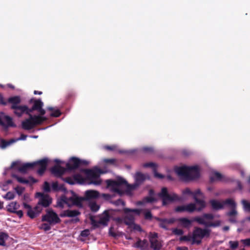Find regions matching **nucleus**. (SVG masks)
<instances>
[{
	"label": "nucleus",
	"instance_id": "a878e982",
	"mask_svg": "<svg viewBox=\"0 0 250 250\" xmlns=\"http://www.w3.org/2000/svg\"><path fill=\"white\" fill-rule=\"evenodd\" d=\"M23 207L25 208H27V215L31 219H33L35 218L37 215V213L33 208H32L31 206L26 203H23Z\"/></svg>",
	"mask_w": 250,
	"mask_h": 250
},
{
	"label": "nucleus",
	"instance_id": "393cba45",
	"mask_svg": "<svg viewBox=\"0 0 250 250\" xmlns=\"http://www.w3.org/2000/svg\"><path fill=\"white\" fill-rule=\"evenodd\" d=\"M177 221L180 223L181 226L185 228L190 227L192 223V220L185 217L179 218L177 219Z\"/></svg>",
	"mask_w": 250,
	"mask_h": 250
},
{
	"label": "nucleus",
	"instance_id": "2f4dec72",
	"mask_svg": "<svg viewBox=\"0 0 250 250\" xmlns=\"http://www.w3.org/2000/svg\"><path fill=\"white\" fill-rule=\"evenodd\" d=\"M209 202L212 208L214 210H219L223 208V204L217 200H211Z\"/></svg>",
	"mask_w": 250,
	"mask_h": 250
},
{
	"label": "nucleus",
	"instance_id": "e433bc0d",
	"mask_svg": "<svg viewBox=\"0 0 250 250\" xmlns=\"http://www.w3.org/2000/svg\"><path fill=\"white\" fill-rule=\"evenodd\" d=\"M47 109L48 110L52 111L50 115L51 117H59L62 114L61 111L58 109H54L52 107H48Z\"/></svg>",
	"mask_w": 250,
	"mask_h": 250
},
{
	"label": "nucleus",
	"instance_id": "f8f14e48",
	"mask_svg": "<svg viewBox=\"0 0 250 250\" xmlns=\"http://www.w3.org/2000/svg\"><path fill=\"white\" fill-rule=\"evenodd\" d=\"M204 218L203 217H196L193 219L194 221H196L199 224L203 225L206 227H216L220 225V221H216L215 222H207L205 221Z\"/></svg>",
	"mask_w": 250,
	"mask_h": 250
},
{
	"label": "nucleus",
	"instance_id": "412c9836",
	"mask_svg": "<svg viewBox=\"0 0 250 250\" xmlns=\"http://www.w3.org/2000/svg\"><path fill=\"white\" fill-rule=\"evenodd\" d=\"M148 246V243L146 239L141 240L138 239V240L133 245V247L136 248H139L141 250H146Z\"/></svg>",
	"mask_w": 250,
	"mask_h": 250
},
{
	"label": "nucleus",
	"instance_id": "e2e57ef3",
	"mask_svg": "<svg viewBox=\"0 0 250 250\" xmlns=\"http://www.w3.org/2000/svg\"><path fill=\"white\" fill-rule=\"evenodd\" d=\"M237 214V212L235 209V208H232L231 211L228 212L227 213V215L229 216H233L236 215Z\"/></svg>",
	"mask_w": 250,
	"mask_h": 250
},
{
	"label": "nucleus",
	"instance_id": "603ef678",
	"mask_svg": "<svg viewBox=\"0 0 250 250\" xmlns=\"http://www.w3.org/2000/svg\"><path fill=\"white\" fill-rule=\"evenodd\" d=\"M15 190L19 195H21L25 190V188L18 186L15 188Z\"/></svg>",
	"mask_w": 250,
	"mask_h": 250
},
{
	"label": "nucleus",
	"instance_id": "37998d69",
	"mask_svg": "<svg viewBox=\"0 0 250 250\" xmlns=\"http://www.w3.org/2000/svg\"><path fill=\"white\" fill-rule=\"evenodd\" d=\"M89 219L91 222V224L94 229L99 227V224H100L99 223V221H96L94 217L93 216H91Z\"/></svg>",
	"mask_w": 250,
	"mask_h": 250
},
{
	"label": "nucleus",
	"instance_id": "864d4df0",
	"mask_svg": "<svg viewBox=\"0 0 250 250\" xmlns=\"http://www.w3.org/2000/svg\"><path fill=\"white\" fill-rule=\"evenodd\" d=\"M43 189L46 192H49L51 191L50 186L49 183L47 182H45L44 183Z\"/></svg>",
	"mask_w": 250,
	"mask_h": 250
},
{
	"label": "nucleus",
	"instance_id": "a211bd4d",
	"mask_svg": "<svg viewBox=\"0 0 250 250\" xmlns=\"http://www.w3.org/2000/svg\"><path fill=\"white\" fill-rule=\"evenodd\" d=\"M32 118L34 127L37 125H41L43 122L47 120L45 117L41 116L40 115H32L31 113L28 115Z\"/></svg>",
	"mask_w": 250,
	"mask_h": 250
},
{
	"label": "nucleus",
	"instance_id": "6ab92c4d",
	"mask_svg": "<svg viewBox=\"0 0 250 250\" xmlns=\"http://www.w3.org/2000/svg\"><path fill=\"white\" fill-rule=\"evenodd\" d=\"M12 177L14 178H15L18 181V182L21 184H29L30 182H31L32 183H35L37 182V181L32 177H29V180L24 179L23 178L18 176L16 174H12Z\"/></svg>",
	"mask_w": 250,
	"mask_h": 250
},
{
	"label": "nucleus",
	"instance_id": "bf43d9fd",
	"mask_svg": "<svg viewBox=\"0 0 250 250\" xmlns=\"http://www.w3.org/2000/svg\"><path fill=\"white\" fill-rule=\"evenodd\" d=\"M33 209L37 215L39 214L42 209V208L41 207V205H39V203L35 208H33Z\"/></svg>",
	"mask_w": 250,
	"mask_h": 250
},
{
	"label": "nucleus",
	"instance_id": "c9c22d12",
	"mask_svg": "<svg viewBox=\"0 0 250 250\" xmlns=\"http://www.w3.org/2000/svg\"><path fill=\"white\" fill-rule=\"evenodd\" d=\"M155 218L157 221L159 222L160 227H161L166 230L168 229V228L167 227V222L166 221V218L163 219V218H160L159 217H155Z\"/></svg>",
	"mask_w": 250,
	"mask_h": 250
},
{
	"label": "nucleus",
	"instance_id": "8fccbe9b",
	"mask_svg": "<svg viewBox=\"0 0 250 250\" xmlns=\"http://www.w3.org/2000/svg\"><path fill=\"white\" fill-rule=\"evenodd\" d=\"M63 180L70 185H74L75 184L73 177H67L64 178Z\"/></svg>",
	"mask_w": 250,
	"mask_h": 250
},
{
	"label": "nucleus",
	"instance_id": "1a4fd4ad",
	"mask_svg": "<svg viewBox=\"0 0 250 250\" xmlns=\"http://www.w3.org/2000/svg\"><path fill=\"white\" fill-rule=\"evenodd\" d=\"M48 159L47 158H43L37 162L33 163L34 168L38 167L37 173L38 175L42 176L45 171L47 166Z\"/></svg>",
	"mask_w": 250,
	"mask_h": 250
},
{
	"label": "nucleus",
	"instance_id": "f704fd0d",
	"mask_svg": "<svg viewBox=\"0 0 250 250\" xmlns=\"http://www.w3.org/2000/svg\"><path fill=\"white\" fill-rule=\"evenodd\" d=\"M223 177L222 175L217 171L212 172V175L210 176V181L213 182L215 181H221Z\"/></svg>",
	"mask_w": 250,
	"mask_h": 250
},
{
	"label": "nucleus",
	"instance_id": "20e7f679",
	"mask_svg": "<svg viewBox=\"0 0 250 250\" xmlns=\"http://www.w3.org/2000/svg\"><path fill=\"white\" fill-rule=\"evenodd\" d=\"M158 196L162 200L163 206H166L169 202L180 201L181 200V198L175 193L169 194L167 189L166 187L162 188L161 191L158 193Z\"/></svg>",
	"mask_w": 250,
	"mask_h": 250
},
{
	"label": "nucleus",
	"instance_id": "dca6fc26",
	"mask_svg": "<svg viewBox=\"0 0 250 250\" xmlns=\"http://www.w3.org/2000/svg\"><path fill=\"white\" fill-rule=\"evenodd\" d=\"M144 167H151L152 169L153 172L155 177L159 179H163L164 176L161 174H159L157 172V165L153 162L146 163L143 164Z\"/></svg>",
	"mask_w": 250,
	"mask_h": 250
},
{
	"label": "nucleus",
	"instance_id": "5701e85b",
	"mask_svg": "<svg viewBox=\"0 0 250 250\" xmlns=\"http://www.w3.org/2000/svg\"><path fill=\"white\" fill-rule=\"evenodd\" d=\"M157 201V198L154 197L146 196L143 199L137 202V204L139 206H143L147 203H153Z\"/></svg>",
	"mask_w": 250,
	"mask_h": 250
},
{
	"label": "nucleus",
	"instance_id": "f3484780",
	"mask_svg": "<svg viewBox=\"0 0 250 250\" xmlns=\"http://www.w3.org/2000/svg\"><path fill=\"white\" fill-rule=\"evenodd\" d=\"M81 214V212L78 210L67 209L64 210L61 214L62 217H75Z\"/></svg>",
	"mask_w": 250,
	"mask_h": 250
},
{
	"label": "nucleus",
	"instance_id": "c03bdc74",
	"mask_svg": "<svg viewBox=\"0 0 250 250\" xmlns=\"http://www.w3.org/2000/svg\"><path fill=\"white\" fill-rule=\"evenodd\" d=\"M229 244L230 248L232 250H234L238 248V247L239 246V242L237 241H230L229 242Z\"/></svg>",
	"mask_w": 250,
	"mask_h": 250
},
{
	"label": "nucleus",
	"instance_id": "72a5a7b5",
	"mask_svg": "<svg viewBox=\"0 0 250 250\" xmlns=\"http://www.w3.org/2000/svg\"><path fill=\"white\" fill-rule=\"evenodd\" d=\"M8 211L12 213L16 212V210L19 208V205L16 202H12L7 206Z\"/></svg>",
	"mask_w": 250,
	"mask_h": 250
},
{
	"label": "nucleus",
	"instance_id": "aec40b11",
	"mask_svg": "<svg viewBox=\"0 0 250 250\" xmlns=\"http://www.w3.org/2000/svg\"><path fill=\"white\" fill-rule=\"evenodd\" d=\"M21 126L23 129L27 130L32 129L35 127L30 116H29V118L22 122Z\"/></svg>",
	"mask_w": 250,
	"mask_h": 250
},
{
	"label": "nucleus",
	"instance_id": "0e129e2a",
	"mask_svg": "<svg viewBox=\"0 0 250 250\" xmlns=\"http://www.w3.org/2000/svg\"><path fill=\"white\" fill-rule=\"evenodd\" d=\"M51 225H49V223L48 224H47V223H43L42 225V229L44 230V231H48L50 229H51Z\"/></svg>",
	"mask_w": 250,
	"mask_h": 250
},
{
	"label": "nucleus",
	"instance_id": "a18cd8bd",
	"mask_svg": "<svg viewBox=\"0 0 250 250\" xmlns=\"http://www.w3.org/2000/svg\"><path fill=\"white\" fill-rule=\"evenodd\" d=\"M143 152L145 153L151 154L154 152V149L152 147L145 146L142 149Z\"/></svg>",
	"mask_w": 250,
	"mask_h": 250
},
{
	"label": "nucleus",
	"instance_id": "49530a36",
	"mask_svg": "<svg viewBox=\"0 0 250 250\" xmlns=\"http://www.w3.org/2000/svg\"><path fill=\"white\" fill-rule=\"evenodd\" d=\"M144 218L146 220H150L152 218V215L150 210H147L144 212Z\"/></svg>",
	"mask_w": 250,
	"mask_h": 250
},
{
	"label": "nucleus",
	"instance_id": "052dcab7",
	"mask_svg": "<svg viewBox=\"0 0 250 250\" xmlns=\"http://www.w3.org/2000/svg\"><path fill=\"white\" fill-rule=\"evenodd\" d=\"M204 218L208 220H212L214 218V215L211 213H205L203 215Z\"/></svg>",
	"mask_w": 250,
	"mask_h": 250
},
{
	"label": "nucleus",
	"instance_id": "338daca9",
	"mask_svg": "<svg viewBox=\"0 0 250 250\" xmlns=\"http://www.w3.org/2000/svg\"><path fill=\"white\" fill-rule=\"evenodd\" d=\"M182 193L184 195L188 194V195H192V194H193V192H192L190 190V189L188 188H185L184 190H183L182 191Z\"/></svg>",
	"mask_w": 250,
	"mask_h": 250
},
{
	"label": "nucleus",
	"instance_id": "09e8293b",
	"mask_svg": "<svg viewBox=\"0 0 250 250\" xmlns=\"http://www.w3.org/2000/svg\"><path fill=\"white\" fill-rule=\"evenodd\" d=\"M175 211L177 212L186 211V205L177 206L175 208Z\"/></svg>",
	"mask_w": 250,
	"mask_h": 250
},
{
	"label": "nucleus",
	"instance_id": "4c0bfd02",
	"mask_svg": "<svg viewBox=\"0 0 250 250\" xmlns=\"http://www.w3.org/2000/svg\"><path fill=\"white\" fill-rule=\"evenodd\" d=\"M1 145L0 147L2 149H4L8 146H10L12 143L15 142V140L14 139H11L9 141H6L4 139H1Z\"/></svg>",
	"mask_w": 250,
	"mask_h": 250
},
{
	"label": "nucleus",
	"instance_id": "f257e3e1",
	"mask_svg": "<svg viewBox=\"0 0 250 250\" xmlns=\"http://www.w3.org/2000/svg\"><path fill=\"white\" fill-rule=\"evenodd\" d=\"M106 184L108 188H111V190L112 191L118 193L120 196H122L124 193V192L120 189L119 187L120 186L123 185H126V192L127 193L131 192L139 187L135 183L133 184H128L125 180L122 178L118 179L117 180H107Z\"/></svg>",
	"mask_w": 250,
	"mask_h": 250
},
{
	"label": "nucleus",
	"instance_id": "cd10ccee",
	"mask_svg": "<svg viewBox=\"0 0 250 250\" xmlns=\"http://www.w3.org/2000/svg\"><path fill=\"white\" fill-rule=\"evenodd\" d=\"M109 220L110 215L108 212L107 210H105L104 212V215L99 220V223L104 226H107Z\"/></svg>",
	"mask_w": 250,
	"mask_h": 250
},
{
	"label": "nucleus",
	"instance_id": "6e6d98bb",
	"mask_svg": "<svg viewBox=\"0 0 250 250\" xmlns=\"http://www.w3.org/2000/svg\"><path fill=\"white\" fill-rule=\"evenodd\" d=\"M242 203L246 210L250 211V203H248L246 200H243Z\"/></svg>",
	"mask_w": 250,
	"mask_h": 250
},
{
	"label": "nucleus",
	"instance_id": "58836bf2",
	"mask_svg": "<svg viewBox=\"0 0 250 250\" xmlns=\"http://www.w3.org/2000/svg\"><path fill=\"white\" fill-rule=\"evenodd\" d=\"M73 176L75 183L77 182L79 184H83L84 182V179L81 174H76Z\"/></svg>",
	"mask_w": 250,
	"mask_h": 250
},
{
	"label": "nucleus",
	"instance_id": "774afa93",
	"mask_svg": "<svg viewBox=\"0 0 250 250\" xmlns=\"http://www.w3.org/2000/svg\"><path fill=\"white\" fill-rule=\"evenodd\" d=\"M241 242L245 246H250V238L242 240Z\"/></svg>",
	"mask_w": 250,
	"mask_h": 250
},
{
	"label": "nucleus",
	"instance_id": "2eb2a0df",
	"mask_svg": "<svg viewBox=\"0 0 250 250\" xmlns=\"http://www.w3.org/2000/svg\"><path fill=\"white\" fill-rule=\"evenodd\" d=\"M51 173L57 177H61L65 172L66 168L60 166V165H55L51 169Z\"/></svg>",
	"mask_w": 250,
	"mask_h": 250
},
{
	"label": "nucleus",
	"instance_id": "69168bd1",
	"mask_svg": "<svg viewBox=\"0 0 250 250\" xmlns=\"http://www.w3.org/2000/svg\"><path fill=\"white\" fill-rule=\"evenodd\" d=\"M59 184L57 182H53L52 184V188L53 190L55 191H59Z\"/></svg>",
	"mask_w": 250,
	"mask_h": 250
},
{
	"label": "nucleus",
	"instance_id": "79ce46f5",
	"mask_svg": "<svg viewBox=\"0 0 250 250\" xmlns=\"http://www.w3.org/2000/svg\"><path fill=\"white\" fill-rule=\"evenodd\" d=\"M224 205H228L232 207V208H236V204L235 202L231 199H227L223 202Z\"/></svg>",
	"mask_w": 250,
	"mask_h": 250
},
{
	"label": "nucleus",
	"instance_id": "9b49d317",
	"mask_svg": "<svg viewBox=\"0 0 250 250\" xmlns=\"http://www.w3.org/2000/svg\"><path fill=\"white\" fill-rule=\"evenodd\" d=\"M80 159L75 157H71L68 162L66 164V167L68 170L76 169L80 166Z\"/></svg>",
	"mask_w": 250,
	"mask_h": 250
},
{
	"label": "nucleus",
	"instance_id": "3c124183",
	"mask_svg": "<svg viewBox=\"0 0 250 250\" xmlns=\"http://www.w3.org/2000/svg\"><path fill=\"white\" fill-rule=\"evenodd\" d=\"M4 197L7 200H12L14 198L15 194L13 192L9 191L6 194Z\"/></svg>",
	"mask_w": 250,
	"mask_h": 250
},
{
	"label": "nucleus",
	"instance_id": "c756f323",
	"mask_svg": "<svg viewBox=\"0 0 250 250\" xmlns=\"http://www.w3.org/2000/svg\"><path fill=\"white\" fill-rule=\"evenodd\" d=\"M4 118H3V120L4 121H5V125L4 126H3V127H16V125L14 123V122H13V119L12 118L8 116V115H6L4 114V116H3Z\"/></svg>",
	"mask_w": 250,
	"mask_h": 250
},
{
	"label": "nucleus",
	"instance_id": "bb28decb",
	"mask_svg": "<svg viewBox=\"0 0 250 250\" xmlns=\"http://www.w3.org/2000/svg\"><path fill=\"white\" fill-rule=\"evenodd\" d=\"M146 179L145 175L140 172H138L135 175V183L139 186L145 181Z\"/></svg>",
	"mask_w": 250,
	"mask_h": 250
},
{
	"label": "nucleus",
	"instance_id": "b1692460",
	"mask_svg": "<svg viewBox=\"0 0 250 250\" xmlns=\"http://www.w3.org/2000/svg\"><path fill=\"white\" fill-rule=\"evenodd\" d=\"M99 197V192L96 190H88L85 192V198L87 200L94 199Z\"/></svg>",
	"mask_w": 250,
	"mask_h": 250
},
{
	"label": "nucleus",
	"instance_id": "6e6552de",
	"mask_svg": "<svg viewBox=\"0 0 250 250\" xmlns=\"http://www.w3.org/2000/svg\"><path fill=\"white\" fill-rule=\"evenodd\" d=\"M42 222H47L49 225H56L61 222V220L59 217L58 214L53 210H47L46 213L42 216Z\"/></svg>",
	"mask_w": 250,
	"mask_h": 250
},
{
	"label": "nucleus",
	"instance_id": "4be33fe9",
	"mask_svg": "<svg viewBox=\"0 0 250 250\" xmlns=\"http://www.w3.org/2000/svg\"><path fill=\"white\" fill-rule=\"evenodd\" d=\"M83 199L82 197L77 196L70 197L68 198V201L70 203V206L71 205H76L79 207H82V201Z\"/></svg>",
	"mask_w": 250,
	"mask_h": 250
},
{
	"label": "nucleus",
	"instance_id": "7c9ffc66",
	"mask_svg": "<svg viewBox=\"0 0 250 250\" xmlns=\"http://www.w3.org/2000/svg\"><path fill=\"white\" fill-rule=\"evenodd\" d=\"M64 204L67 205L70 207V203L68 201V198L65 195H62L57 201V206L62 208Z\"/></svg>",
	"mask_w": 250,
	"mask_h": 250
},
{
	"label": "nucleus",
	"instance_id": "9d476101",
	"mask_svg": "<svg viewBox=\"0 0 250 250\" xmlns=\"http://www.w3.org/2000/svg\"><path fill=\"white\" fill-rule=\"evenodd\" d=\"M36 195L38 197H40L39 201V205H41L44 208L48 207L51 204V199L47 194H44L43 193L37 192Z\"/></svg>",
	"mask_w": 250,
	"mask_h": 250
},
{
	"label": "nucleus",
	"instance_id": "0eeeda50",
	"mask_svg": "<svg viewBox=\"0 0 250 250\" xmlns=\"http://www.w3.org/2000/svg\"><path fill=\"white\" fill-rule=\"evenodd\" d=\"M123 211L125 215L123 217V222L127 226L134 224L135 218L133 213L137 215L141 213V210L137 208L131 209L125 208L123 209Z\"/></svg>",
	"mask_w": 250,
	"mask_h": 250
},
{
	"label": "nucleus",
	"instance_id": "de8ad7c7",
	"mask_svg": "<svg viewBox=\"0 0 250 250\" xmlns=\"http://www.w3.org/2000/svg\"><path fill=\"white\" fill-rule=\"evenodd\" d=\"M172 233L175 235H182L184 234V231L181 229L175 228L172 229Z\"/></svg>",
	"mask_w": 250,
	"mask_h": 250
},
{
	"label": "nucleus",
	"instance_id": "473e14b6",
	"mask_svg": "<svg viewBox=\"0 0 250 250\" xmlns=\"http://www.w3.org/2000/svg\"><path fill=\"white\" fill-rule=\"evenodd\" d=\"M196 202V203L199 205V207L197 208V210L198 211H201L204 208L206 207L205 202L201 199H199L197 198V197L194 196L193 198Z\"/></svg>",
	"mask_w": 250,
	"mask_h": 250
},
{
	"label": "nucleus",
	"instance_id": "a19ab883",
	"mask_svg": "<svg viewBox=\"0 0 250 250\" xmlns=\"http://www.w3.org/2000/svg\"><path fill=\"white\" fill-rule=\"evenodd\" d=\"M89 206L92 211L96 212L99 208L100 206L97 205L95 202H91L89 203Z\"/></svg>",
	"mask_w": 250,
	"mask_h": 250
},
{
	"label": "nucleus",
	"instance_id": "4d7b16f0",
	"mask_svg": "<svg viewBox=\"0 0 250 250\" xmlns=\"http://www.w3.org/2000/svg\"><path fill=\"white\" fill-rule=\"evenodd\" d=\"M103 162L106 164H110L111 165H114L116 162L115 159H104Z\"/></svg>",
	"mask_w": 250,
	"mask_h": 250
},
{
	"label": "nucleus",
	"instance_id": "ea45409f",
	"mask_svg": "<svg viewBox=\"0 0 250 250\" xmlns=\"http://www.w3.org/2000/svg\"><path fill=\"white\" fill-rule=\"evenodd\" d=\"M186 211L188 212H193L195 210H197L195 204L193 203H190L186 205Z\"/></svg>",
	"mask_w": 250,
	"mask_h": 250
},
{
	"label": "nucleus",
	"instance_id": "39448f33",
	"mask_svg": "<svg viewBox=\"0 0 250 250\" xmlns=\"http://www.w3.org/2000/svg\"><path fill=\"white\" fill-rule=\"evenodd\" d=\"M86 174L87 179L90 181V183L95 185H100L102 181L99 179L100 174L104 172L99 168L95 167L92 169H84L83 170Z\"/></svg>",
	"mask_w": 250,
	"mask_h": 250
},
{
	"label": "nucleus",
	"instance_id": "423d86ee",
	"mask_svg": "<svg viewBox=\"0 0 250 250\" xmlns=\"http://www.w3.org/2000/svg\"><path fill=\"white\" fill-rule=\"evenodd\" d=\"M210 232L211 230L208 229L195 227L192 232V243L200 244L203 238L209 236Z\"/></svg>",
	"mask_w": 250,
	"mask_h": 250
},
{
	"label": "nucleus",
	"instance_id": "13d9d810",
	"mask_svg": "<svg viewBox=\"0 0 250 250\" xmlns=\"http://www.w3.org/2000/svg\"><path fill=\"white\" fill-rule=\"evenodd\" d=\"M191 239V237L189 235L182 236L179 238V241H189Z\"/></svg>",
	"mask_w": 250,
	"mask_h": 250
},
{
	"label": "nucleus",
	"instance_id": "5fc2aeb1",
	"mask_svg": "<svg viewBox=\"0 0 250 250\" xmlns=\"http://www.w3.org/2000/svg\"><path fill=\"white\" fill-rule=\"evenodd\" d=\"M7 235L4 233L0 235V245H5V240L7 238Z\"/></svg>",
	"mask_w": 250,
	"mask_h": 250
},
{
	"label": "nucleus",
	"instance_id": "f03ea898",
	"mask_svg": "<svg viewBox=\"0 0 250 250\" xmlns=\"http://www.w3.org/2000/svg\"><path fill=\"white\" fill-rule=\"evenodd\" d=\"M177 174L186 180L197 179L200 177V171L198 166H182L175 169Z\"/></svg>",
	"mask_w": 250,
	"mask_h": 250
},
{
	"label": "nucleus",
	"instance_id": "4468645a",
	"mask_svg": "<svg viewBox=\"0 0 250 250\" xmlns=\"http://www.w3.org/2000/svg\"><path fill=\"white\" fill-rule=\"evenodd\" d=\"M29 102L30 104L33 103L32 107L29 108V112H30V113H32L33 111H37L41 107H42L43 105V103L40 99H35L34 98H32L29 100Z\"/></svg>",
	"mask_w": 250,
	"mask_h": 250
},
{
	"label": "nucleus",
	"instance_id": "7ed1b4c3",
	"mask_svg": "<svg viewBox=\"0 0 250 250\" xmlns=\"http://www.w3.org/2000/svg\"><path fill=\"white\" fill-rule=\"evenodd\" d=\"M7 104H10L11 109L14 110V113L19 117H21L23 114L29 115L30 113L29 108L26 105H20L21 99L19 96H15L9 97L7 100Z\"/></svg>",
	"mask_w": 250,
	"mask_h": 250
},
{
	"label": "nucleus",
	"instance_id": "ddd939ff",
	"mask_svg": "<svg viewBox=\"0 0 250 250\" xmlns=\"http://www.w3.org/2000/svg\"><path fill=\"white\" fill-rule=\"evenodd\" d=\"M157 237L158 234L157 233H154L149 239L150 247L154 250H160L162 247L161 242L157 239Z\"/></svg>",
	"mask_w": 250,
	"mask_h": 250
},
{
	"label": "nucleus",
	"instance_id": "c85d7f7f",
	"mask_svg": "<svg viewBox=\"0 0 250 250\" xmlns=\"http://www.w3.org/2000/svg\"><path fill=\"white\" fill-rule=\"evenodd\" d=\"M34 165L32 163H26L18 168V171L22 173H26L27 171L34 168Z\"/></svg>",
	"mask_w": 250,
	"mask_h": 250
},
{
	"label": "nucleus",
	"instance_id": "680f3d73",
	"mask_svg": "<svg viewBox=\"0 0 250 250\" xmlns=\"http://www.w3.org/2000/svg\"><path fill=\"white\" fill-rule=\"evenodd\" d=\"M90 234V231L88 229H85L82 231L81 236L82 237H86Z\"/></svg>",
	"mask_w": 250,
	"mask_h": 250
}]
</instances>
